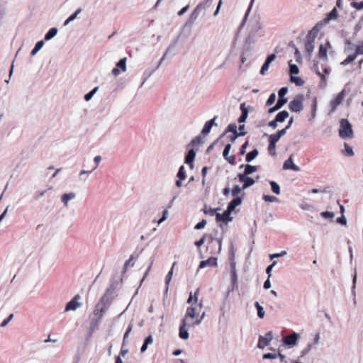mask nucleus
Returning a JSON list of instances; mask_svg holds the SVG:
<instances>
[{
    "mask_svg": "<svg viewBox=\"0 0 363 363\" xmlns=\"http://www.w3.org/2000/svg\"><path fill=\"white\" fill-rule=\"evenodd\" d=\"M288 92V88L286 86L281 87L278 91V102L276 104L268 109L269 113H273L281 109L288 101L287 98L285 97Z\"/></svg>",
    "mask_w": 363,
    "mask_h": 363,
    "instance_id": "f257e3e1",
    "label": "nucleus"
},
{
    "mask_svg": "<svg viewBox=\"0 0 363 363\" xmlns=\"http://www.w3.org/2000/svg\"><path fill=\"white\" fill-rule=\"evenodd\" d=\"M340 127L339 135L342 139L352 138L353 130L351 123L347 118H342L340 121Z\"/></svg>",
    "mask_w": 363,
    "mask_h": 363,
    "instance_id": "f03ea898",
    "label": "nucleus"
},
{
    "mask_svg": "<svg viewBox=\"0 0 363 363\" xmlns=\"http://www.w3.org/2000/svg\"><path fill=\"white\" fill-rule=\"evenodd\" d=\"M230 281L232 290L237 289L238 286V274L236 272V262L235 257V252L232 249L230 254Z\"/></svg>",
    "mask_w": 363,
    "mask_h": 363,
    "instance_id": "7ed1b4c3",
    "label": "nucleus"
},
{
    "mask_svg": "<svg viewBox=\"0 0 363 363\" xmlns=\"http://www.w3.org/2000/svg\"><path fill=\"white\" fill-rule=\"evenodd\" d=\"M115 286L113 284L111 285L106 290L105 294L100 298L99 303L102 304L104 307L109 308L113 300L114 299Z\"/></svg>",
    "mask_w": 363,
    "mask_h": 363,
    "instance_id": "20e7f679",
    "label": "nucleus"
},
{
    "mask_svg": "<svg viewBox=\"0 0 363 363\" xmlns=\"http://www.w3.org/2000/svg\"><path fill=\"white\" fill-rule=\"evenodd\" d=\"M108 308L104 307L100 303H97L94 311V318L91 321V326L94 328L101 320Z\"/></svg>",
    "mask_w": 363,
    "mask_h": 363,
    "instance_id": "39448f33",
    "label": "nucleus"
},
{
    "mask_svg": "<svg viewBox=\"0 0 363 363\" xmlns=\"http://www.w3.org/2000/svg\"><path fill=\"white\" fill-rule=\"evenodd\" d=\"M304 95L303 94H297L295 98L289 104V108L292 112L299 113L303 108V101Z\"/></svg>",
    "mask_w": 363,
    "mask_h": 363,
    "instance_id": "423d86ee",
    "label": "nucleus"
},
{
    "mask_svg": "<svg viewBox=\"0 0 363 363\" xmlns=\"http://www.w3.org/2000/svg\"><path fill=\"white\" fill-rule=\"evenodd\" d=\"M207 8L208 7L206 6V4H204L203 2L199 3L191 12V15L189 16V18L186 22L185 26H191L194 23L195 21L197 19L199 16L201 14V13L203 11H205Z\"/></svg>",
    "mask_w": 363,
    "mask_h": 363,
    "instance_id": "0eeeda50",
    "label": "nucleus"
},
{
    "mask_svg": "<svg viewBox=\"0 0 363 363\" xmlns=\"http://www.w3.org/2000/svg\"><path fill=\"white\" fill-rule=\"evenodd\" d=\"M320 339V333L318 332L315 334L313 341L311 343H308L305 348L301 352L300 358L306 356L312 349H315V346L319 344Z\"/></svg>",
    "mask_w": 363,
    "mask_h": 363,
    "instance_id": "6e6552de",
    "label": "nucleus"
},
{
    "mask_svg": "<svg viewBox=\"0 0 363 363\" xmlns=\"http://www.w3.org/2000/svg\"><path fill=\"white\" fill-rule=\"evenodd\" d=\"M81 298L82 297L79 294H76L73 298L66 304L65 312L74 311L79 308L82 303H79V301L81 300Z\"/></svg>",
    "mask_w": 363,
    "mask_h": 363,
    "instance_id": "1a4fd4ad",
    "label": "nucleus"
},
{
    "mask_svg": "<svg viewBox=\"0 0 363 363\" xmlns=\"http://www.w3.org/2000/svg\"><path fill=\"white\" fill-rule=\"evenodd\" d=\"M273 340V333L272 331L267 333L264 335H260L257 343V347L263 350L268 346Z\"/></svg>",
    "mask_w": 363,
    "mask_h": 363,
    "instance_id": "9d476101",
    "label": "nucleus"
},
{
    "mask_svg": "<svg viewBox=\"0 0 363 363\" xmlns=\"http://www.w3.org/2000/svg\"><path fill=\"white\" fill-rule=\"evenodd\" d=\"M345 96V90H342L330 102V112H334L337 106L342 104Z\"/></svg>",
    "mask_w": 363,
    "mask_h": 363,
    "instance_id": "9b49d317",
    "label": "nucleus"
},
{
    "mask_svg": "<svg viewBox=\"0 0 363 363\" xmlns=\"http://www.w3.org/2000/svg\"><path fill=\"white\" fill-rule=\"evenodd\" d=\"M191 322H186V320H182L179 327V335L181 339L187 340L189 337L186 328H194Z\"/></svg>",
    "mask_w": 363,
    "mask_h": 363,
    "instance_id": "f8f14e48",
    "label": "nucleus"
},
{
    "mask_svg": "<svg viewBox=\"0 0 363 363\" xmlns=\"http://www.w3.org/2000/svg\"><path fill=\"white\" fill-rule=\"evenodd\" d=\"M299 336L298 333L293 332L291 334L283 337L282 341L289 347H292L297 345Z\"/></svg>",
    "mask_w": 363,
    "mask_h": 363,
    "instance_id": "ddd939ff",
    "label": "nucleus"
},
{
    "mask_svg": "<svg viewBox=\"0 0 363 363\" xmlns=\"http://www.w3.org/2000/svg\"><path fill=\"white\" fill-rule=\"evenodd\" d=\"M237 177L240 182L243 183L242 186V190H245V189L253 186L255 184V180L249 176L238 174Z\"/></svg>",
    "mask_w": 363,
    "mask_h": 363,
    "instance_id": "4468645a",
    "label": "nucleus"
},
{
    "mask_svg": "<svg viewBox=\"0 0 363 363\" xmlns=\"http://www.w3.org/2000/svg\"><path fill=\"white\" fill-rule=\"evenodd\" d=\"M326 25L323 23V21H318L311 30H310L306 35V38L315 40L318 35V32Z\"/></svg>",
    "mask_w": 363,
    "mask_h": 363,
    "instance_id": "2eb2a0df",
    "label": "nucleus"
},
{
    "mask_svg": "<svg viewBox=\"0 0 363 363\" xmlns=\"http://www.w3.org/2000/svg\"><path fill=\"white\" fill-rule=\"evenodd\" d=\"M250 33L246 39V43H250V38L252 35H255L262 28L261 23L257 19L252 20L250 23Z\"/></svg>",
    "mask_w": 363,
    "mask_h": 363,
    "instance_id": "dca6fc26",
    "label": "nucleus"
},
{
    "mask_svg": "<svg viewBox=\"0 0 363 363\" xmlns=\"http://www.w3.org/2000/svg\"><path fill=\"white\" fill-rule=\"evenodd\" d=\"M230 214L231 213L228 212L227 209H225L223 213H217L216 216V221L227 225L230 221L233 220V219Z\"/></svg>",
    "mask_w": 363,
    "mask_h": 363,
    "instance_id": "f3484780",
    "label": "nucleus"
},
{
    "mask_svg": "<svg viewBox=\"0 0 363 363\" xmlns=\"http://www.w3.org/2000/svg\"><path fill=\"white\" fill-rule=\"evenodd\" d=\"M276 55L274 53H272L266 57L262 67L260 69V74L264 75L266 72L269 69L270 64L276 59Z\"/></svg>",
    "mask_w": 363,
    "mask_h": 363,
    "instance_id": "a211bd4d",
    "label": "nucleus"
},
{
    "mask_svg": "<svg viewBox=\"0 0 363 363\" xmlns=\"http://www.w3.org/2000/svg\"><path fill=\"white\" fill-rule=\"evenodd\" d=\"M196 151L191 148L189 149L185 155L184 162L192 169L194 167V161L196 157Z\"/></svg>",
    "mask_w": 363,
    "mask_h": 363,
    "instance_id": "6ab92c4d",
    "label": "nucleus"
},
{
    "mask_svg": "<svg viewBox=\"0 0 363 363\" xmlns=\"http://www.w3.org/2000/svg\"><path fill=\"white\" fill-rule=\"evenodd\" d=\"M250 107H247L245 103H242L240 105V109L241 111V115L239 116L238 121L239 123H243L246 121L248 114H249V108Z\"/></svg>",
    "mask_w": 363,
    "mask_h": 363,
    "instance_id": "aec40b11",
    "label": "nucleus"
},
{
    "mask_svg": "<svg viewBox=\"0 0 363 363\" xmlns=\"http://www.w3.org/2000/svg\"><path fill=\"white\" fill-rule=\"evenodd\" d=\"M284 169H291L295 172H299L301 168L293 162L292 155H291L283 164Z\"/></svg>",
    "mask_w": 363,
    "mask_h": 363,
    "instance_id": "412c9836",
    "label": "nucleus"
},
{
    "mask_svg": "<svg viewBox=\"0 0 363 363\" xmlns=\"http://www.w3.org/2000/svg\"><path fill=\"white\" fill-rule=\"evenodd\" d=\"M199 314V308L197 307H188L186 314L182 320H186V322H190L189 318H195Z\"/></svg>",
    "mask_w": 363,
    "mask_h": 363,
    "instance_id": "4be33fe9",
    "label": "nucleus"
},
{
    "mask_svg": "<svg viewBox=\"0 0 363 363\" xmlns=\"http://www.w3.org/2000/svg\"><path fill=\"white\" fill-rule=\"evenodd\" d=\"M242 202V199L240 196H237L235 198H233L228 204L227 206V210L228 212L232 213L234 211L235 208L238 206H240Z\"/></svg>",
    "mask_w": 363,
    "mask_h": 363,
    "instance_id": "5701e85b",
    "label": "nucleus"
},
{
    "mask_svg": "<svg viewBox=\"0 0 363 363\" xmlns=\"http://www.w3.org/2000/svg\"><path fill=\"white\" fill-rule=\"evenodd\" d=\"M338 17V12L336 7H334L328 13L326 14V16L324 19H323V23L328 24L332 20H336Z\"/></svg>",
    "mask_w": 363,
    "mask_h": 363,
    "instance_id": "b1692460",
    "label": "nucleus"
},
{
    "mask_svg": "<svg viewBox=\"0 0 363 363\" xmlns=\"http://www.w3.org/2000/svg\"><path fill=\"white\" fill-rule=\"evenodd\" d=\"M217 265V258L211 257L206 260L200 262L199 269H203L207 267H216Z\"/></svg>",
    "mask_w": 363,
    "mask_h": 363,
    "instance_id": "393cba45",
    "label": "nucleus"
},
{
    "mask_svg": "<svg viewBox=\"0 0 363 363\" xmlns=\"http://www.w3.org/2000/svg\"><path fill=\"white\" fill-rule=\"evenodd\" d=\"M327 45L330 46V44L329 42H328L325 45H323V44H320V47H319V50H318V57L320 58V59L325 60H328Z\"/></svg>",
    "mask_w": 363,
    "mask_h": 363,
    "instance_id": "a878e982",
    "label": "nucleus"
},
{
    "mask_svg": "<svg viewBox=\"0 0 363 363\" xmlns=\"http://www.w3.org/2000/svg\"><path fill=\"white\" fill-rule=\"evenodd\" d=\"M175 265H176V262H174L172 266L171 269L169 270V272H168V274H167V276L165 277V285H166V286H165V289H164V294H167V292H168L169 284L171 282V280L172 279V276H173V273H174V268Z\"/></svg>",
    "mask_w": 363,
    "mask_h": 363,
    "instance_id": "bb28decb",
    "label": "nucleus"
},
{
    "mask_svg": "<svg viewBox=\"0 0 363 363\" xmlns=\"http://www.w3.org/2000/svg\"><path fill=\"white\" fill-rule=\"evenodd\" d=\"M258 170V166L246 164L243 172L238 174L249 176Z\"/></svg>",
    "mask_w": 363,
    "mask_h": 363,
    "instance_id": "cd10ccee",
    "label": "nucleus"
},
{
    "mask_svg": "<svg viewBox=\"0 0 363 363\" xmlns=\"http://www.w3.org/2000/svg\"><path fill=\"white\" fill-rule=\"evenodd\" d=\"M314 41L315 40L306 38L305 48L308 55L311 56L314 50Z\"/></svg>",
    "mask_w": 363,
    "mask_h": 363,
    "instance_id": "c85d7f7f",
    "label": "nucleus"
},
{
    "mask_svg": "<svg viewBox=\"0 0 363 363\" xmlns=\"http://www.w3.org/2000/svg\"><path fill=\"white\" fill-rule=\"evenodd\" d=\"M228 133H239L238 131V127L235 123H230L225 129L224 132L219 136V138H223L225 135H226Z\"/></svg>",
    "mask_w": 363,
    "mask_h": 363,
    "instance_id": "c756f323",
    "label": "nucleus"
},
{
    "mask_svg": "<svg viewBox=\"0 0 363 363\" xmlns=\"http://www.w3.org/2000/svg\"><path fill=\"white\" fill-rule=\"evenodd\" d=\"M58 33V29L55 27L51 28L49 30L45 33L44 36V40L46 41L50 40L53 38H55Z\"/></svg>",
    "mask_w": 363,
    "mask_h": 363,
    "instance_id": "7c9ffc66",
    "label": "nucleus"
},
{
    "mask_svg": "<svg viewBox=\"0 0 363 363\" xmlns=\"http://www.w3.org/2000/svg\"><path fill=\"white\" fill-rule=\"evenodd\" d=\"M259 155V150L257 148H254L252 150L247 153L245 157V161L247 162H251L254 160Z\"/></svg>",
    "mask_w": 363,
    "mask_h": 363,
    "instance_id": "2f4dec72",
    "label": "nucleus"
},
{
    "mask_svg": "<svg viewBox=\"0 0 363 363\" xmlns=\"http://www.w3.org/2000/svg\"><path fill=\"white\" fill-rule=\"evenodd\" d=\"M155 67L154 68H147L146 69L143 74V82L140 84V87H142L146 80L154 73L156 70Z\"/></svg>",
    "mask_w": 363,
    "mask_h": 363,
    "instance_id": "473e14b6",
    "label": "nucleus"
},
{
    "mask_svg": "<svg viewBox=\"0 0 363 363\" xmlns=\"http://www.w3.org/2000/svg\"><path fill=\"white\" fill-rule=\"evenodd\" d=\"M289 113L287 111L284 110L280 112H279L276 116L275 118L279 123H283L285 121V120L289 117Z\"/></svg>",
    "mask_w": 363,
    "mask_h": 363,
    "instance_id": "72a5a7b5",
    "label": "nucleus"
},
{
    "mask_svg": "<svg viewBox=\"0 0 363 363\" xmlns=\"http://www.w3.org/2000/svg\"><path fill=\"white\" fill-rule=\"evenodd\" d=\"M152 343H153V337L151 335H150L145 339L144 342L140 348V352L142 353L145 352L147 350L148 345H151Z\"/></svg>",
    "mask_w": 363,
    "mask_h": 363,
    "instance_id": "f704fd0d",
    "label": "nucleus"
},
{
    "mask_svg": "<svg viewBox=\"0 0 363 363\" xmlns=\"http://www.w3.org/2000/svg\"><path fill=\"white\" fill-rule=\"evenodd\" d=\"M82 9L79 8L77 9L72 14H71L64 22V26H67L70 22L75 20L77 17V16L82 12Z\"/></svg>",
    "mask_w": 363,
    "mask_h": 363,
    "instance_id": "c9c22d12",
    "label": "nucleus"
},
{
    "mask_svg": "<svg viewBox=\"0 0 363 363\" xmlns=\"http://www.w3.org/2000/svg\"><path fill=\"white\" fill-rule=\"evenodd\" d=\"M220 210L219 208H212L211 206H208V205H204L203 206V208L202 209V211H203V213L205 214H208L211 216H216V213H218L217 211Z\"/></svg>",
    "mask_w": 363,
    "mask_h": 363,
    "instance_id": "e433bc0d",
    "label": "nucleus"
},
{
    "mask_svg": "<svg viewBox=\"0 0 363 363\" xmlns=\"http://www.w3.org/2000/svg\"><path fill=\"white\" fill-rule=\"evenodd\" d=\"M254 1H255V0H251V1H250V5H249V6H248V9H247V11H246V12H245V16H244V18H243V19H242V22H241V23H240V25L239 28H238V32H239V31H240V30H241V29H242V28L244 26V25H245V23L246 21H247V16H248V15H249V13H250V11H251V9H252V4H253V3H254Z\"/></svg>",
    "mask_w": 363,
    "mask_h": 363,
    "instance_id": "4c0bfd02",
    "label": "nucleus"
},
{
    "mask_svg": "<svg viewBox=\"0 0 363 363\" xmlns=\"http://www.w3.org/2000/svg\"><path fill=\"white\" fill-rule=\"evenodd\" d=\"M342 153L347 157H352L354 154L352 147L346 143H344V150H342Z\"/></svg>",
    "mask_w": 363,
    "mask_h": 363,
    "instance_id": "58836bf2",
    "label": "nucleus"
},
{
    "mask_svg": "<svg viewBox=\"0 0 363 363\" xmlns=\"http://www.w3.org/2000/svg\"><path fill=\"white\" fill-rule=\"evenodd\" d=\"M179 40V37H177L167 48L165 52L164 53V57H166L169 54H170L172 51L174 50L176 46L177 45Z\"/></svg>",
    "mask_w": 363,
    "mask_h": 363,
    "instance_id": "ea45409f",
    "label": "nucleus"
},
{
    "mask_svg": "<svg viewBox=\"0 0 363 363\" xmlns=\"http://www.w3.org/2000/svg\"><path fill=\"white\" fill-rule=\"evenodd\" d=\"M44 44H45V43H44V40H43L38 41L36 43V44L35 45L34 48H33V50H31L30 55L32 56L35 55L38 53V52L42 49Z\"/></svg>",
    "mask_w": 363,
    "mask_h": 363,
    "instance_id": "a19ab883",
    "label": "nucleus"
},
{
    "mask_svg": "<svg viewBox=\"0 0 363 363\" xmlns=\"http://www.w3.org/2000/svg\"><path fill=\"white\" fill-rule=\"evenodd\" d=\"M76 195L74 192H70V193H68V194H64L62 196V203H64V204L67 206V203L69 200L75 198Z\"/></svg>",
    "mask_w": 363,
    "mask_h": 363,
    "instance_id": "79ce46f5",
    "label": "nucleus"
},
{
    "mask_svg": "<svg viewBox=\"0 0 363 363\" xmlns=\"http://www.w3.org/2000/svg\"><path fill=\"white\" fill-rule=\"evenodd\" d=\"M317 75L320 77V79L319 87L322 89H325L327 86L326 77L320 72H317Z\"/></svg>",
    "mask_w": 363,
    "mask_h": 363,
    "instance_id": "37998d69",
    "label": "nucleus"
},
{
    "mask_svg": "<svg viewBox=\"0 0 363 363\" xmlns=\"http://www.w3.org/2000/svg\"><path fill=\"white\" fill-rule=\"evenodd\" d=\"M289 74L290 76H293L294 74H297L299 73V68L298 67L291 63V60L289 62Z\"/></svg>",
    "mask_w": 363,
    "mask_h": 363,
    "instance_id": "c03bdc74",
    "label": "nucleus"
},
{
    "mask_svg": "<svg viewBox=\"0 0 363 363\" xmlns=\"http://www.w3.org/2000/svg\"><path fill=\"white\" fill-rule=\"evenodd\" d=\"M357 57V55L354 53L349 55L342 62L341 65L346 66L352 63Z\"/></svg>",
    "mask_w": 363,
    "mask_h": 363,
    "instance_id": "a18cd8bd",
    "label": "nucleus"
},
{
    "mask_svg": "<svg viewBox=\"0 0 363 363\" xmlns=\"http://www.w3.org/2000/svg\"><path fill=\"white\" fill-rule=\"evenodd\" d=\"M357 272H356V269H354V274L353 275V278H352V294L354 296V303H356V298H355V296H356V282H357Z\"/></svg>",
    "mask_w": 363,
    "mask_h": 363,
    "instance_id": "49530a36",
    "label": "nucleus"
},
{
    "mask_svg": "<svg viewBox=\"0 0 363 363\" xmlns=\"http://www.w3.org/2000/svg\"><path fill=\"white\" fill-rule=\"evenodd\" d=\"M290 81L292 83H294L297 86H301L304 84V81L300 77L296 76H291Z\"/></svg>",
    "mask_w": 363,
    "mask_h": 363,
    "instance_id": "de8ad7c7",
    "label": "nucleus"
},
{
    "mask_svg": "<svg viewBox=\"0 0 363 363\" xmlns=\"http://www.w3.org/2000/svg\"><path fill=\"white\" fill-rule=\"evenodd\" d=\"M247 132L234 133L229 135L228 138L231 143H234L238 137L245 136Z\"/></svg>",
    "mask_w": 363,
    "mask_h": 363,
    "instance_id": "09e8293b",
    "label": "nucleus"
},
{
    "mask_svg": "<svg viewBox=\"0 0 363 363\" xmlns=\"http://www.w3.org/2000/svg\"><path fill=\"white\" fill-rule=\"evenodd\" d=\"M255 306L257 310V315L259 318H263L264 317L265 313L263 307L259 303V302L255 303Z\"/></svg>",
    "mask_w": 363,
    "mask_h": 363,
    "instance_id": "8fccbe9b",
    "label": "nucleus"
},
{
    "mask_svg": "<svg viewBox=\"0 0 363 363\" xmlns=\"http://www.w3.org/2000/svg\"><path fill=\"white\" fill-rule=\"evenodd\" d=\"M269 184L271 186V189L273 193H274L276 194H280V186L277 182H276L274 181H270Z\"/></svg>",
    "mask_w": 363,
    "mask_h": 363,
    "instance_id": "3c124183",
    "label": "nucleus"
},
{
    "mask_svg": "<svg viewBox=\"0 0 363 363\" xmlns=\"http://www.w3.org/2000/svg\"><path fill=\"white\" fill-rule=\"evenodd\" d=\"M177 177L180 179V180H184L186 179V175L184 165L179 167Z\"/></svg>",
    "mask_w": 363,
    "mask_h": 363,
    "instance_id": "603ef678",
    "label": "nucleus"
},
{
    "mask_svg": "<svg viewBox=\"0 0 363 363\" xmlns=\"http://www.w3.org/2000/svg\"><path fill=\"white\" fill-rule=\"evenodd\" d=\"M203 139L201 135L196 136L194 139L191 140L190 143L188 145V147L189 146H196L197 145H200L203 143Z\"/></svg>",
    "mask_w": 363,
    "mask_h": 363,
    "instance_id": "864d4df0",
    "label": "nucleus"
},
{
    "mask_svg": "<svg viewBox=\"0 0 363 363\" xmlns=\"http://www.w3.org/2000/svg\"><path fill=\"white\" fill-rule=\"evenodd\" d=\"M317 111V98L314 97L312 104H311V118L309 120H311L315 117Z\"/></svg>",
    "mask_w": 363,
    "mask_h": 363,
    "instance_id": "5fc2aeb1",
    "label": "nucleus"
},
{
    "mask_svg": "<svg viewBox=\"0 0 363 363\" xmlns=\"http://www.w3.org/2000/svg\"><path fill=\"white\" fill-rule=\"evenodd\" d=\"M126 57L121 58L116 64V67L121 69L123 72L126 71Z\"/></svg>",
    "mask_w": 363,
    "mask_h": 363,
    "instance_id": "6e6d98bb",
    "label": "nucleus"
},
{
    "mask_svg": "<svg viewBox=\"0 0 363 363\" xmlns=\"http://www.w3.org/2000/svg\"><path fill=\"white\" fill-rule=\"evenodd\" d=\"M211 128H212V126L210 125V123H208L206 121L201 130V134L203 135H208L211 132Z\"/></svg>",
    "mask_w": 363,
    "mask_h": 363,
    "instance_id": "4d7b16f0",
    "label": "nucleus"
},
{
    "mask_svg": "<svg viewBox=\"0 0 363 363\" xmlns=\"http://www.w3.org/2000/svg\"><path fill=\"white\" fill-rule=\"evenodd\" d=\"M133 325L132 323H130L127 329H126V331L124 333V335H123V347L124 346V345L125 344L126 342V340L128 338V336H129V334L130 333V332L132 331L133 330Z\"/></svg>",
    "mask_w": 363,
    "mask_h": 363,
    "instance_id": "13d9d810",
    "label": "nucleus"
},
{
    "mask_svg": "<svg viewBox=\"0 0 363 363\" xmlns=\"http://www.w3.org/2000/svg\"><path fill=\"white\" fill-rule=\"evenodd\" d=\"M320 216L325 219L332 220L335 217V213L333 212L325 211L321 212Z\"/></svg>",
    "mask_w": 363,
    "mask_h": 363,
    "instance_id": "bf43d9fd",
    "label": "nucleus"
},
{
    "mask_svg": "<svg viewBox=\"0 0 363 363\" xmlns=\"http://www.w3.org/2000/svg\"><path fill=\"white\" fill-rule=\"evenodd\" d=\"M275 100H276V94H275V93H272L266 101V104H265L266 106H272L274 103Z\"/></svg>",
    "mask_w": 363,
    "mask_h": 363,
    "instance_id": "052dcab7",
    "label": "nucleus"
},
{
    "mask_svg": "<svg viewBox=\"0 0 363 363\" xmlns=\"http://www.w3.org/2000/svg\"><path fill=\"white\" fill-rule=\"evenodd\" d=\"M242 187H240L239 185H235L231 189V194L234 196V198L238 196V194L240 193L242 190Z\"/></svg>",
    "mask_w": 363,
    "mask_h": 363,
    "instance_id": "680f3d73",
    "label": "nucleus"
},
{
    "mask_svg": "<svg viewBox=\"0 0 363 363\" xmlns=\"http://www.w3.org/2000/svg\"><path fill=\"white\" fill-rule=\"evenodd\" d=\"M279 139L280 138L276 133H274L269 135L268 141L269 143L276 145Z\"/></svg>",
    "mask_w": 363,
    "mask_h": 363,
    "instance_id": "e2e57ef3",
    "label": "nucleus"
},
{
    "mask_svg": "<svg viewBox=\"0 0 363 363\" xmlns=\"http://www.w3.org/2000/svg\"><path fill=\"white\" fill-rule=\"evenodd\" d=\"M262 199L264 201L274 202L278 201V198L274 196L264 194Z\"/></svg>",
    "mask_w": 363,
    "mask_h": 363,
    "instance_id": "0e129e2a",
    "label": "nucleus"
},
{
    "mask_svg": "<svg viewBox=\"0 0 363 363\" xmlns=\"http://www.w3.org/2000/svg\"><path fill=\"white\" fill-rule=\"evenodd\" d=\"M350 6L357 10H361L363 9V1L360 2L353 1L350 3Z\"/></svg>",
    "mask_w": 363,
    "mask_h": 363,
    "instance_id": "69168bd1",
    "label": "nucleus"
},
{
    "mask_svg": "<svg viewBox=\"0 0 363 363\" xmlns=\"http://www.w3.org/2000/svg\"><path fill=\"white\" fill-rule=\"evenodd\" d=\"M268 152H269V154L271 156H275L277 155V153H276V145L275 144H272V143H269Z\"/></svg>",
    "mask_w": 363,
    "mask_h": 363,
    "instance_id": "338daca9",
    "label": "nucleus"
},
{
    "mask_svg": "<svg viewBox=\"0 0 363 363\" xmlns=\"http://www.w3.org/2000/svg\"><path fill=\"white\" fill-rule=\"evenodd\" d=\"M249 146V142L246 140L240 147L239 154L240 155H244L246 153V150Z\"/></svg>",
    "mask_w": 363,
    "mask_h": 363,
    "instance_id": "774afa93",
    "label": "nucleus"
}]
</instances>
